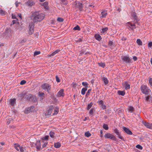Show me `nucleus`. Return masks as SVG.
Here are the masks:
<instances>
[{
	"label": "nucleus",
	"mask_w": 152,
	"mask_h": 152,
	"mask_svg": "<svg viewBox=\"0 0 152 152\" xmlns=\"http://www.w3.org/2000/svg\"><path fill=\"white\" fill-rule=\"evenodd\" d=\"M45 15L43 13L39 14L37 12H34L32 15L31 18L34 22L37 23L42 21L44 18Z\"/></svg>",
	"instance_id": "nucleus-1"
},
{
	"label": "nucleus",
	"mask_w": 152,
	"mask_h": 152,
	"mask_svg": "<svg viewBox=\"0 0 152 152\" xmlns=\"http://www.w3.org/2000/svg\"><path fill=\"white\" fill-rule=\"evenodd\" d=\"M41 87L45 91H47L48 94H50L52 98L54 97L53 94L51 92V86L50 84L45 83L41 85Z\"/></svg>",
	"instance_id": "nucleus-2"
},
{
	"label": "nucleus",
	"mask_w": 152,
	"mask_h": 152,
	"mask_svg": "<svg viewBox=\"0 0 152 152\" xmlns=\"http://www.w3.org/2000/svg\"><path fill=\"white\" fill-rule=\"evenodd\" d=\"M121 58L124 63L126 64L132 63V60L128 56H123Z\"/></svg>",
	"instance_id": "nucleus-3"
},
{
	"label": "nucleus",
	"mask_w": 152,
	"mask_h": 152,
	"mask_svg": "<svg viewBox=\"0 0 152 152\" xmlns=\"http://www.w3.org/2000/svg\"><path fill=\"white\" fill-rule=\"evenodd\" d=\"M141 91L145 95H148L151 91L145 85H142L141 87Z\"/></svg>",
	"instance_id": "nucleus-4"
},
{
	"label": "nucleus",
	"mask_w": 152,
	"mask_h": 152,
	"mask_svg": "<svg viewBox=\"0 0 152 152\" xmlns=\"http://www.w3.org/2000/svg\"><path fill=\"white\" fill-rule=\"evenodd\" d=\"M28 27L29 28V30L28 31V34L29 35H31L34 32V25L33 23H30Z\"/></svg>",
	"instance_id": "nucleus-5"
},
{
	"label": "nucleus",
	"mask_w": 152,
	"mask_h": 152,
	"mask_svg": "<svg viewBox=\"0 0 152 152\" xmlns=\"http://www.w3.org/2000/svg\"><path fill=\"white\" fill-rule=\"evenodd\" d=\"M25 5L29 7H31L32 6L34 5L35 3L34 1L32 0H28L25 3Z\"/></svg>",
	"instance_id": "nucleus-6"
},
{
	"label": "nucleus",
	"mask_w": 152,
	"mask_h": 152,
	"mask_svg": "<svg viewBox=\"0 0 152 152\" xmlns=\"http://www.w3.org/2000/svg\"><path fill=\"white\" fill-rule=\"evenodd\" d=\"M114 133L116 134L117 135V137L122 140L123 141H124V139L123 137L121 136V133L119 132L118 130L117 129H115L114 130Z\"/></svg>",
	"instance_id": "nucleus-7"
},
{
	"label": "nucleus",
	"mask_w": 152,
	"mask_h": 152,
	"mask_svg": "<svg viewBox=\"0 0 152 152\" xmlns=\"http://www.w3.org/2000/svg\"><path fill=\"white\" fill-rule=\"evenodd\" d=\"M34 106H32L26 109L25 110V113L28 114L30 112H32L34 110Z\"/></svg>",
	"instance_id": "nucleus-8"
},
{
	"label": "nucleus",
	"mask_w": 152,
	"mask_h": 152,
	"mask_svg": "<svg viewBox=\"0 0 152 152\" xmlns=\"http://www.w3.org/2000/svg\"><path fill=\"white\" fill-rule=\"evenodd\" d=\"M25 97L26 99L28 101L31 100V99H32V98H33L34 99V102H35L37 101L36 98L35 97H33L32 95L31 94H29L26 96Z\"/></svg>",
	"instance_id": "nucleus-9"
},
{
	"label": "nucleus",
	"mask_w": 152,
	"mask_h": 152,
	"mask_svg": "<svg viewBox=\"0 0 152 152\" xmlns=\"http://www.w3.org/2000/svg\"><path fill=\"white\" fill-rule=\"evenodd\" d=\"M43 143V141L42 140L37 141L36 143V148L38 151L40 150L41 148V145L42 143Z\"/></svg>",
	"instance_id": "nucleus-10"
},
{
	"label": "nucleus",
	"mask_w": 152,
	"mask_h": 152,
	"mask_svg": "<svg viewBox=\"0 0 152 152\" xmlns=\"http://www.w3.org/2000/svg\"><path fill=\"white\" fill-rule=\"evenodd\" d=\"M53 109V106H50L49 107V109L48 110V111L45 113V115L46 116L47 115H50L52 112V111Z\"/></svg>",
	"instance_id": "nucleus-11"
},
{
	"label": "nucleus",
	"mask_w": 152,
	"mask_h": 152,
	"mask_svg": "<svg viewBox=\"0 0 152 152\" xmlns=\"http://www.w3.org/2000/svg\"><path fill=\"white\" fill-rule=\"evenodd\" d=\"M64 92V90L63 89H61L60 90L58 93L57 96L58 97H59L61 96H64L65 94Z\"/></svg>",
	"instance_id": "nucleus-12"
},
{
	"label": "nucleus",
	"mask_w": 152,
	"mask_h": 152,
	"mask_svg": "<svg viewBox=\"0 0 152 152\" xmlns=\"http://www.w3.org/2000/svg\"><path fill=\"white\" fill-rule=\"evenodd\" d=\"M123 129L125 132L127 134L129 135H132V132L129 129L127 128L126 127H123Z\"/></svg>",
	"instance_id": "nucleus-13"
},
{
	"label": "nucleus",
	"mask_w": 152,
	"mask_h": 152,
	"mask_svg": "<svg viewBox=\"0 0 152 152\" xmlns=\"http://www.w3.org/2000/svg\"><path fill=\"white\" fill-rule=\"evenodd\" d=\"M132 16L133 18L134 21H139V20L138 18L137 17L136 15V14L134 12H133L132 13Z\"/></svg>",
	"instance_id": "nucleus-14"
},
{
	"label": "nucleus",
	"mask_w": 152,
	"mask_h": 152,
	"mask_svg": "<svg viewBox=\"0 0 152 152\" xmlns=\"http://www.w3.org/2000/svg\"><path fill=\"white\" fill-rule=\"evenodd\" d=\"M143 124L145 125L146 127L149 129H152V124H150L146 122L143 121Z\"/></svg>",
	"instance_id": "nucleus-15"
},
{
	"label": "nucleus",
	"mask_w": 152,
	"mask_h": 152,
	"mask_svg": "<svg viewBox=\"0 0 152 152\" xmlns=\"http://www.w3.org/2000/svg\"><path fill=\"white\" fill-rule=\"evenodd\" d=\"M123 85L125 87V89L127 90L130 88V85L127 82H125L124 83Z\"/></svg>",
	"instance_id": "nucleus-16"
},
{
	"label": "nucleus",
	"mask_w": 152,
	"mask_h": 152,
	"mask_svg": "<svg viewBox=\"0 0 152 152\" xmlns=\"http://www.w3.org/2000/svg\"><path fill=\"white\" fill-rule=\"evenodd\" d=\"M102 16L100 17L102 18H105L107 15V11L104 10L101 12Z\"/></svg>",
	"instance_id": "nucleus-17"
},
{
	"label": "nucleus",
	"mask_w": 152,
	"mask_h": 152,
	"mask_svg": "<svg viewBox=\"0 0 152 152\" xmlns=\"http://www.w3.org/2000/svg\"><path fill=\"white\" fill-rule=\"evenodd\" d=\"M10 104L11 105L13 106L16 103V99L13 98L12 99H11L10 101Z\"/></svg>",
	"instance_id": "nucleus-18"
},
{
	"label": "nucleus",
	"mask_w": 152,
	"mask_h": 152,
	"mask_svg": "<svg viewBox=\"0 0 152 152\" xmlns=\"http://www.w3.org/2000/svg\"><path fill=\"white\" fill-rule=\"evenodd\" d=\"M60 51V50L59 49L57 50H55L54 52L53 53L49 55V56L51 57L55 55L57 53H58Z\"/></svg>",
	"instance_id": "nucleus-19"
},
{
	"label": "nucleus",
	"mask_w": 152,
	"mask_h": 152,
	"mask_svg": "<svg viewBox=\"0 0 152 152\" xmlns=\"http://www.w3.org/2000/svg\"><path fill=\"white\" fill-rule=\"evenodd\" d=\"M26 94L24 93H22L21 94H20L18 95V97L19 98V99L22 100V99L25 96Z\"/></svg>",
	"instance_id": "nucleus-20"
},
{
	"label": "nucleus",
	"mask_w": 152,
	"mask_h": 152,
	"mask_svg": "<svg viewBox=\"0 0 152 152\" xmlns=\"http://www.w3.org/2000/svg\"><path fill=\"white\" fill-rule=\"evenodd\" d=\"M48 2L47 1H46V2H44V3H42V6H43L44 7V8L45 9L48 10Z\"/></svg>",
	"instance_id": "nucleus-21"
},
{
	"label": "nucleus",
	"mask_w": 152,
	"mask_h": 152,
	"mask_svg": "<svg viewBox=\"0 0 152 152\" xmlns=\"http://www.w3.org/2000/svg\"><path fill=\"white\" fill-rule=\"evenodd\" d=\"M112 135L113 134L110 133H107L105 134L104 137L105 138H110L111 139Z\"/></svg>",
	"instance_id": "nucleus-22"
},
{
	"label": "nucleus",
	"mask_w": 152,
	"mask_h": 152,
	"mask_svg": "<svg viewBox=\"0 0 152 152\" xmlns=\"http://www.w3.org/2000/svg\"><path fill=\"white\" fill-rule=\"evenodd\" d=\"M102 80L103 81L105 85H107L109 81L107 78L105 77H103Z\"/></svg>",
	"instance_id": "nucleus-23"
},
{
	"label": "nucleus",
	"mask_w": 152,
	"mask_h": 152,
	"mask_svg": "<svg viewBox=\"0 0 152 152\" xmlns=\"http://www.w3.org/2000/svg\"><path fill=\"white\" fill-rule=\"evenodd\" d=\"M130 25L132 27V28H131V30H132V31H134V29L136 28L137 27V26H136L135 24V23H134L133 24H130ZM137 27H138V26Z\"/></svg>",
	"instance_id": "nucleus-24"
},
{
	"label": "nucleus",
	"mask_w": 152,
	"mask_h": 152,
	"mask_svg": "<svg viewBox=\"0 0 152 152\" xmlns=\"http://www.w3.org/2000/svg\"><path fill=\"white\" fill-rule=\"evenodd\" d=\"M147 95L148 96H146L145 100L147 102H150V101L151 100V97L150 95V94Z\"/></svg>",
	"instance_id": "nucleus-25"
},
{
	"label": "nucleus",
	"mask_w": 152,
	"mask_h": 152,
	"mask_svg": "<svg viewBox=\"0 0 152 152\" xmlns=\"http://www.w3.org/2000/svg\"><path fill=\"white\" fill-rule=\"evenodd\" d=\"M118 94L119 95L124 96L125 94V92L124 91H119L118 92Z\"/></svg>",
	"instance_id": "nucleus-26"
},
{
	"label": "nucleus",
	"mask_w": 152,
	"mask_h": 152,
	"mask_svg": "<svg viewBox=\"0 0 152 152\" xmlns=\"http://www.w3.org/2000/svg\"><path fill=\"white\" fill-rule=\"evenodd\" d=\"M77 6L79 8V10L81 11H82L83 10V4L82 3H79L78 4Z\"/></svg>",
	"instance_id": "nucleus-27"
},
{
	"label": "nucleus",
	"mask_w": 152,
	"mask_h": 152,
	"mask_svg": "<svg viewBox=\"0 0 152 152\" xmlns=\"http://www.w3.org/2000/svg\"><path fill=\"white\" fill-rule=\"evenodd\" d=\"M61 146V144L59 142H57L54 144V147L56 148H60Z\"/></svg>",
	"instance_id": "nucleus-28"
},
{
	"label": "nucleus",
	"mask_w": 152,
	"mask_h": 152,
	"mask_svg": "<svg viewBox=\"0 0 152 152\" xmlns=\"http://www.w3.org/2000/svg\"><path fill=\"white\" fill-rule=\"evenodd\" d=\"M95 37L96 39L99 41H100L101 39H102L101 37V36L99 34H97L96 35H95Z\"/></svg>",
	"instance_id": "nucleus-29"
},
{
	"label": "nucleus",
	"mask_w": 152,
	"mask_h": 152,
	"mask_svg": "<svg viewBox=\"0 0 152 152\" xmlns=\"http://www.w3.org/2000/svg\"><path fill=\"white\" fill-rule=\"evenodd\" d=\"M136 42L139 45H142V42L140 39L137 40Z\"/></svg>",
	"instance_id": "nucleus-30"
},
{
	"label": "nucleus",
	"mask_w": 152,
	"mask_h": 152,
	"mask_svg": "<svg viewBox=\"0 0 152 152\" xmlns=\"http://www.w3.org/2000/svg\"><path fill=\"white\" fill-rule=\"evenodd\" d=\"M87 90V88H83L81 90V94L82 95H84L86 91Z\"/></svg>",
	"instance_id": "nucleus-31"
},
{
	"label": "nucleus",
	"mask_w": 152,
	"mask_h": 152,
	"mask_svg": "<svg viewBox=\"0 0 152 152\" xmlns=\"http://www.w3.org/2000/svg\"><path fill=\"white\" fill-rule=\"evenodd\" d=\"M59 109L58 108L56 107L54 110V113L53 114V115H56L58 112Z\"/></svg>",
	"instance_id": "nucleus-32"
},
{
	"label": "nucleus",
	"mask_w": 152,
	"mask_h": 152,
	"mask_svg": "<svg viewBox=\"0 0 152 152\" xmlns=\"http://www.w3.org/2000/svg\"><path fill=\"white\" fill-rule=\"evenodd\" d=\"M130 24H132L130 22H129L127 23L126 24V26H127V27L128 28V29H131V28H132V27L130 25Z\"/></svg>",
	"instance_id": "nucleus-33"
},
{
	"label": "nucleus",
	"mask_w": 152,
	"mask_h": 152,
	"mask_svg": "<svg viewBox=\"0 0 152 152\" xmlns=\"http://www.w3.org/2000/svg\"><path fill=\"white\" fill-rule=\"evenodd\" d=\"M91 135V134L88 131L86 132L85 133V135L87 137H89Z\"/></svg>",
	"instance_id": "nucleus-34"
},
{
	"label": "nucleus",
	"mask_w": 152,
	"mask_h": 152,
	"mask_svg": "<svg viewBox=\"0 0 152 152\" xmlns=\"http://www.w3.org/2000/svg\"><path fill=\"white\" fill-rule=\"evenodd\" d=\"M39 96L41 97L43 99V97H44L45 94L44 93L39 92Z\"/></svg>",
	"instance_id": "nucleus-35"
},
{
	"label": "nucleus",
	"mask_w": 152,
	"mask_h": 152,
	"mask_svg": "<svg viewBox=\"0 0 152 152\" xmlns=\"http://www.w3.org/2000/svg\"><path fill=\"white\" fill-rule=\"evenodd\" d=\"M55 134V133L53 131H51L50 133L49 134L50 136V137L52 138H54V135Z\"/></svg>",
	"instance_id": "nucleus-36"
},
{
	"label": "nucleus",
	"mask_w": 152,
	"mask_h": 152,
	"mask_svg": "<svg viewBox=\"0 0 152 152\" xmlns=\"http://www.w3.org/2000/svg\"><path fill=\"white\" fill-rule=\"evenodd\" d=\"M103 128L104 129H105L106 130H108L109 129V127H108V125L106 124H103Z\"/></svg>",
	"instance_id": "nucleus-37"
},
{
	"label": "nucleus",
	"mask_w": 152,
	"mask_h": 152,
	"mask_svg": "<svg viewBox=\"0 0 152 152\" xmlns=\"http://www.w3.org/2000/svg\"><path fill=\"white\" fill-rule=\"evenodd\" d=\"M82 85L83 86L85 87L86 88H87L88 87V84L86 82H83L82 83Z\"/></svg>",
	"instance_id": "nucleus-38"
},
{
	"label": "nucleus",
	"mask_w": 152,
	"mask_h": 152,
	"mask_svg": "<svg viewBox=\"0 0 152 152\" xmlns=\"http://www.w3.org/2000/svg\"><path fill=\"white\" fill-rule=\"evenodd\" d=\"M73 30H77L80 31V27L77 25L75 26L73 28Z\"/></svg>",
	"instance_id": "nucleus-39"
},
{
	"label": "nucleus",
	"mask_w": 152,
	"mask_h": 152,
	"mask_svg": "<svg viewBox=\"0 0 152 152\" xmlns=\"http://www.w3.org/2000/svg\"><path fill=\"white\" fill-rule=\"evenodd\" d=\"M93 104L92 102H91L90 104H88L87 106V110H89L90 109L92 106Z\"/></svg>",
	"instance_id": "nucleus-40"
},
{
	"label": "nucleus",
	"mask_w": 152,
	"mask_h": 152,
	"mask_svg": "<svg viewBox=\"0 0 152 152\" xmlns=\"http://www.w3.org/2000/svg\"><path fill=\"white\" fill-rule=\"evenodd\" d=\"M134 110V107L132 106H130L129 107V110L130 113H132Z\"/></svg>",
	"instance_id": "nucleus-41"
},
{
	"label": "nucleus",
	"mask_w": 152,
	"mask_h": 152,
	"mask_svg": "<svg viewBox=\"0 0 152 152\" xmlns=\"http://www.w3.org/2000/svg\"><path fill=\"white\" fill-rule=\"evenodd\" d=\"M113 43L112 41H109L108 42V45L110 47H112Z\"/></svg>",
	"instance_id": "nucleus-42"
},
{
	"label": "nucleus",
	"mask_w": 152,
	"mask_h": 152,
	"mask_svg": "<svg viewBox=\"0 0 152 152\" xmlns=\"http://www.w3.org/2000/svg\"><path fill=\"white\" fill-rule=\"evenodd\" d=\"M98 64L100 66H101L103 68H104L105 66V64L104 63H99Z\"/></svg>",
	"instance_id": "nucleus-43"
},
{
	"label": "nucleus",
	"mask_w": 152,
	"mask_h": 152,
	"mask_svg": "<svg viewBox=\"0 0 152 152\" xmlns=\"http://www.w3.org/2000/svg\"><path fill=\"white\" fill-rule=\"evenodd\" d=\"M111 140H114V141H117V138H116V137L113 135H112V137H111Z\"/></svg>",
	"instance_id": "nucleus-44"
},
{
	"label": "nucleus",
	"mask_w": 152,
	"mask_h": 152,
	"mask_svg": "<svg viewBox=\"0 0 152 152\" xmlns=\"http://www.w3.org/2000/svg\"><path fill=\"white\" fill-rule=\"evenodd\" d=\"M108 29V28L107 27H105V28H103L102 29V32L103 33H104L106 31H107Z\"/></svg>",
	"instance_id": "nucleus-45"
},
{
	"label": "nucleus",
	"mask_w": 152,
	"mask_h": 152,
	"mask_svg": "<svg viewBox=\"0 0 152 152\" xmlns=\"http://www.w3.org/2000/svg\"><path fill=\"white\" fill-rule=\"evenodd\" d=\"M136 147L138 149L140 150H142V147L141 145H137L136 146Z\"/></svg>",
	"instance_id": "nucleus-46"
},
{
	"label": "nucleus",
	"mask_w": 152,
	"mask_h": 152,
	"mask_svg": "<svg viewBox=\"0 0 152 152\" xmlns=\"http://www.w3.org/2000/svg\"><path fill=\"white\" fill-rule=\"evenodd\" d=\"M0 14L2 15H5V11L3 10H0Z\"/></svg>",
	"instance_id": "nucleus-47"
},
{
	"label": "nucleus",
	"mask_w": 152,
	"mask_h": 152,
	"mask_svg": "<svg viewBox=\"0 0 152 152\" xmlns=\"http://www.w3.org/2000/svg\"><path fill=\"white\" fill-rule=\"evenodd\" d=\"M49 136H46L45 137L42 138V140L43 141L44 140H48Z\"/></svg>",
	"instance_id": "nucleus-48"
},
{
	"label": "nucleus",
	"mask_w": 152,
	"mask_h": 152,
	"mask_svg": "<svg viewBox=\"0 0 152 152\" xmlns=\"http://www.w3.org/2000/svg\"><path fill=\"white\" fill-rule=\"evenodd\" d=\"M15 149L18 151H19V147H18V145H19L18 144H15Z\"/></svg>",
	"instance_id": "nucleus-49"
},
{
	"label": "nucleus",
	"mask_w": 152,
	"mask_h": 152,
	"mask_svg": "<svg viewBox=\"0 0 152 152\" xmlns=\"http://www.w3.org/2000/svg\"><path fill=\"white\" fill-rule=\"evenodd\" d=\"M64 20L62 18H58L57 19V21L59 22H63Z\"/></svg>",
	"instance_id": "nucleus-50"
},
{
	"label": "nucleus",
	"mask_w": 152,
	"mask_h": 152,
	"mask_svg": "<svg viewBox=\"0 0 152 152\" xmlns=\"http://www.w3.org/2000/svg\"><path fill=\"white\" fill-rule=\"evenodd\" d=\"M40 53V51H35L34 53V56H37V55H39Z\"/></svg>",
	"instance_id": "nucleus-51"
},
{
	"label": "nucleus",
	"mask_w": 152,
	"mask_h": 152,
	"mask_svg": "<svg viewBox=\"0 0 152 152\" xmlns=\"http://www.w3.org/2000/svg\"><path fill=\"white\" fill-rule=\"evenodd\" d=\"M149 83L150 85L152 86V78H149Z\"/></svg>",
	"instance_id": "nucleus-52"
},
{
	"label": "nucleus",
	"mask_w": 152,
	"mask_h": 152,
	"mask_svg": "<svg viewBox=\"0 0 152 152\" xmlns=\"http://www.w3.org/2000/svg\"><path fill=\"white\" fill-rule=\"evenodd\" d=\"M18 147H19L20 150L21 152H23L24 151L23 147H22L20 146V145H18Z\"/></svg>",
	"instance_id": "nucleus-53"
},
{
	"label": "nucleus",
	"mask_w": 152,
	"mask_h": 152,
	"mask_svg": "<svg viewBox=\"0 0 152 152\" xmlns=\"http://www.w3.org/2000/svg\"><path fill=\"white\" fill-rule=\"evenodd\" d=\"M43 143V145H42V148H45V147L47 144V143H48V142H44V141H43V143Z\"/></svg>",
	"instance_id": "nucleus-54"
},
{
	"label": "nucleus",
	"mask_w": 152,
	"mask_h": 152,
	"mask_svg": "<svg viewBox=\"0 0 152 152\" xmlns=\"http://www.w3.org/2000/svg\"><path fill=\"white\" fill-rule=\"evenodd\" d=\"M26 83V81L24 80H22L20 82V84L21 85H23L25 84Z\"/></svg>",
	"instance_id": "nucleus-55"
},
{
	"label": "nucleus",
	"mask_w": 152,
	"mask_h": 152,
	"mask_svg": "<svg viewBox=\"0 0 152 152\" xmlns=\"http://www.w3.org/2000/svg\"><path fill=\"white\" fill-rule=\"evenodd\" d=\"M12 22L13 24H14L17 23L18 25H19V22H17L16 20H13L12 21Z\"/></svg>",
	"instance_id": "nucleus-56"
},
{
	"label": "nucleus",
	"mask_w": 152,
	"mask_h": 152,
	"mask_svg": "<svg viewBox=\"0 0 152 152\" xmlns=\"http://www.w3.org/2000/svg\"><path fill=\"white\" fill-rule=\"evenodd\" d=\"M91 89H89L88 90V91H87V93H86V96H87L89 95L90 94V92H91Z\"/></svg>",
	"instance_id": "nucleus-57"
},
{
	"label": "nucleus",
	"mask_w": 152,
	"mask_h": 152,
	"mask_svg": "<svg viewBox=\"0 0 152 152\" xmlns=\"http://www.w3.org/2000/svg\"><path fill=\"white\" fill-rule=\"evenodd\" d=\"M89 113L91 115H93V113H94V109H93V108H91L90 110V111L89 112Z\"/></svg>",
	"instance_id": "nucleus-58"
},
{
	"label": "nucleus",
	"mask_w": 152,
	"mask_h": 152,
	"mask_svg": "<svg viewBox=\"0 0 152 152\" xmlns=\"http://www.w3.org/2000/svg\"><path fill=\"white\" fill-rule=\"evenodd\" d=\"M56 81L57 82L59 83L60 82V80L59 79L57 75L56 76Z\"/></svg>",
	"instance_id": "nucleus-59"
},
{
	"label": "nucleus",
	"mask_w": 152,
	"mask_h": 152,
	"mask_svg": "<svg viewBox=\"0 0 152 152\" xmlns=\"http://www.w3.org/2000/svg\"><path fill=\"white\" fill-rule=\"evenodd\" d=\"M148 46L150 48H151L152 47V42H150L148 43Z\"/></svg>",
	"instance_id": "nucleus-60"
},
{
	"label": "nucleus",
	"mask_w": 152,
	"mask_h": 152,
	"mask_svg": "<svg viewBox=\"0 0 152 152\" xmlns=\"http://www.w3.org/2000/svg\"><path fill=\"white\" fill-rule=\"evenodd\" d=\"M98 103L99 104H101V105L104 104L102 100H100L98 101Z\"/></svg>",
	"instance_id": "nucleus-61"
},
{
	"label": "nucleus",
	"mask_w": 152,
	"mask_h": 152,
	"mask_svg": "<svg viewBox=\"0 0 152 152\" xmlns=\"http://www.w3.org/2000/svg\"><path fill=\"white\" fill-rule=\"evenodd\" d=\"M101 108H102L103 109H105L106 108V106L104 104L101 105Z\"/></svg>",
	"instance_id": "nucleus-62"
},
{
	"label": "nucleus",
	"mask_w": 152,
	"mask_h": 152,
	"mask_svg": "<svg viewBox=\"0 0 152 152\" xmlns=\"http://www.w3.org/2000/svg\"><path fill=\"white\" fill-rule=\"evenodd\" d=\"M61 1L63 2H64L63 4L66 5L67 4V2H66V0H61Z\"/></svg>",
	"instance_id": "nucleus-63"
},
{
	"label": "nucleus",
	"mask_w": 152,
	"mask_h": 152,
	"mask_svg": "<svg viewBox=\"0 0 152 152\" xmlns=\"http://www.w3.org/2000/svg\"><path fill=\"white\" fill-rule=\"evenodd\" d=\"M20 2H18V1H17L15 2V4L16 5V7H18V4H20Z\"/></svg>",
	"instance_id": "nucleus-64"
}]
</instances>
